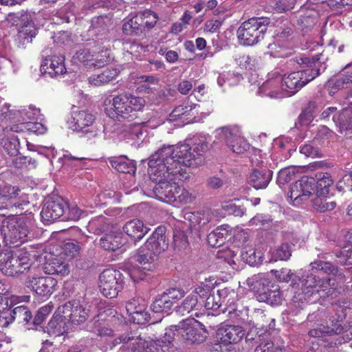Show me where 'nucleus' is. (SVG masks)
<instances>
[{
  "mask_svg": "<svg viewBox=\"0 0 352 352\" xmlns=\"http://www.w3.org/2000/svg\"><path fill=\"white\" fill-rule=\"evenodd\" d=\"M4 148L10 155H16L19 153L20 143L19 138L16 135H12L4 143Z\"/></svg>",
  "mask_w": 352,
  "mask_h": 352,
  "instance_id": "obj_60",
  "label": "nucleus"
},
{
  "mask_svg": "<svg viewBox=\"0 0 352 352\" xmlns=\"http://www.w3.org/2000/svg\"><path fill=\"white\" fill-rule=\"evenodd\" d=\"M146 309L147 302L141 297L132 298L126 305L129 320L139 324H145L150 319V314Z\"/></svg>",
  "mask_w": 352,
  "mask_h": 352,
  "instance_id": "obj_19",
  "label": "nucleus"
},
{
  "mask_svg": "<svg viewBox=\"0 0 352 352\" xmlns=\"http://www.w3.org/2000/svg\"><path fill=\"white\" fill-rule=\"evenodd\" d=\"M279 282L287 283L294 275L292 271L289 269L282 268L280 270H272L270 272Z\"/></svg>",
  "mask_w": 352,
  "mask_h": 352,
  "instance_id": "obj_62",
  "label": "nucleus"
},
{
  "mask_svg": "<svg viewBox=\"0 0 352 352\" xmlns=\"http://www.w3.org/2000/svg\"><path fill=\"white\" fill-rule=\"evenodd\" d=\"M44 271L47 274L65 276L70 270L67 262L61 256H54L48 259L44 266Z\"/></svg>",
  "mask_w": 352,
  "mask_h": 352,
  "instance_id": "obj_25",
  "label": "nucleus"
},
{
  "mask_svg": "<svg viewBox=\"0 0 352 352\" xmlns=\"http://www.w3.org/2000/svg\"><path fill=\"white\" fill-rule=\"evenodd\" d=\"M269 284L268 279L265 278L263 274H254L246 280V285L250 289L258 293L259 297L267 288Z\"/></svg>",
  "mask_w": 352,
  "mask_h": 352,
  "instance_id": "obj_38",
  "label": "nucleus"
},
{
  "mask_svg": "<svg viewBox=\"0 0 352 352\" xmlns=\"http://www.w3.org/2000/svg\"><path fill=\"white\" fill-rule=\"evenodd\" d=\"M111 164L118 172L129 174H134L135 172V164L128 158L120 157L111 160Z\"/></svg>",
  "mask_w": 352,
  "mask_h": 352,
  "instance_id": "obj_43",
  "label": "nucleus"
},
{
  "mask_svg": "<svg viewBox=\"0 0 352 352\" xmlns=\"http://www.w3.org/2000/svg\"><path fill=\"white\" fill-rule=\"evenodd\" d=\"M315 192V179L304 176L293 184L288 192L292 204L298 206Z\"/></svg>",
  "mask_w": 352,
  "mask_h": 352,
  "instance_id": "obj_15",
  "label": "nucleus"
},
{
  "mask_svg": "<svg viewBox=\"0 0 352 352\" xmlns=\"http://www.w3.org/2000/svg\"><path fill=\"white\" fill-rule=\"evenodd\" d=\"M168 246L165 228L158 227L147 239L144 246L139 250L136 256L138 263L129 274L133 281L142 280L146 272L155 269L158 255L164 252Z\"/></svg>",
  "mask_w": 352,
  "mask_h": 352,
  "instance_id": "obj_4",
  "label": "nucleus"
},
{
  "mask_svg": "<svg viewBox=\"0 0 352 352\" xmlns=\"http://www.w3.org/2000/svg\"><path fill=\"white\" fill-rule=\"evenodd\" d=\"M4 322L2 326L8 324L13 320H17L19 323L27 324L32 318L31 312L26 306H18L12 310L7 309L3 311Z\"/></svg>",
  "mask_w": 352,
  "mask_h": 352,
  "instance_id": "obj_26",
  "label": "nucleus"
},
{
  "mask_svg": "<svg viewBox=\"0 0 352 352\" xmlns=\"http://www.w3.org/2000/svg\"><path fill=\"white\" fill-rule=\"evenodd\" d=\"M93 55L91 66L94 68L104 67L114 60L111 50L101 45H93Z\"/></svg>",
  "mask_w": 352,
  "mask_h": 352,
  "instance_id": "obj_27",
  "label": "nucleus"
},
{
  "mask_svg": "<svg viewBox=\"0 0 352 352\" xmlns=\"http://www.w3.org/2000/svg\"><path fill=\"white\" fill-rule=\"evenodd\" d=\"M344 328L338 323V321L333 322V320L330 321V324L326 322V325L324 322L318 324V327L311 329L309 331V336L312 338H322L324 336H331L336 334L342 333Z\"/></svg>",
  "mask_w": 352,
  "mask_h": 352,
  "instance_id": "obj_28",
  "label": "nucleus"
},
{
  "mask_svg": "<svg viewBox=\"0 0 352 352\" xmlns=\"http://www.w3.org/2000/svg\"><path fill=\"white\" fill-rule=\"evenodd\" d=\"M21 190L19 188L11 186H0V208H11L12 202L14 201Z\"/></svg>",
  "mask_w": 352,
  "mask_h": 352,
  "instance_id": "obj_33",
  "label": "nucleus"
},
{
  "mask_svg": "<svg viewBox=\"0 0 352 352\" xmlns=\"http://www.w3.org/2000/svg\"><path fill=\"white\" fill-rule=\"evenodd\" d=\"M25 286L40 297L48 298L56 290V279L42 276L38 267L34 266L24 280Z\"/></svg>",
  "mask_w": 352,
  "mask_h": 352,
  "instance_id": "obj_11",
  "label": "nucleus"
},
{
  "mask_svg": "<svg viewBox=\"0 0 352 352\" xmlns=\"http://www.w3.org/2000/svg\"><path fill=\"white\" fill-rule=\"evenodd\" d=\"M217 137L226 143L233 153H243L249 148V144L241 136L236 128L222 127L216 130Z\"/></svg>",
  "mask_w": 352,
  "mask_h": 352,
  "instance_id": "obj_16",
  "label": "nucleus"
},
{
  "mask_svg": "<svg viewBox=\"0 0 352 352\" xmlns=\"http://www.w3.org/2000/svg\"><path fill=\"white\" fill-rule=\"evenodd\" d=\"M207 241L210 246L219 247L224 243L225 238L223 234L221 232L220 229L217 228L208 235Z\"/></svg>",
  "mask_w": 352,
  "mask_h": 352,
  "instance_id": "obj_59",
  "label": "nucleus"
},
{
  "mask_svg": "<svg viewBox=\"0 0 352 352\" xmlns=\"http://www.w3.org/2000/svg\"><path fill=\"white\" fill-rule=\"evenodd\" d=\"M272 177V172L268 169H254L250 175V183L256 189L265 188Z\"/></svg>",
  "mask_w": 352,
  "mask_h": 352,
  "instance_id": "obj_31",
  "label": "nucleus"
},
{
  "mask_svg": "<svg viewBox=\"0 0 352 352\" xmlns=\"http://www.w3.org/2000/svg\"><path fill=\"white\" fill-rule=\"evenodd\" d=\"M242 79L239 74L227 73L220 74L217 79V83L219 87H223V85L228 81L229 85H235Z\"/></svg>",
  "mask_w": 352,
  "mask_h": 352,
  "instance_id": "obj_56",
  "label": "nucleus"
},
{
  "mask_svg": "<svg viewBox=\"0 0 352 352\" xmlns=\"http://www.w3.org/2000/svg\"><path fill=\"white\" fill-rule=\"evenodd\" d=\"M258 94L271 98L286 97L283 87V76L278 71L268 73L266 80L258 89Z\"/></svg>",
  "mask_w": 352,
  "mask_h": 352,
  "instance_id": "obj_18",
  "label": "nucleus"
},
{
  "mask_svg": "<svg viewBox=\"0 0 352 352\" xmlns=\"http://www.w3.org/2000/svg\"><path fill=\"white\" fill-rule=\"evenodd\" d=\"M204 326L195 320L188 318L177 325L166 329L162 339L154 340L150 337L142 338L137 331H126L116 338L112 344L116 346L122 344V347L131 352H169L175 336L180 334L186 345L203 342L207 337Z\"/></svg>",
  "mask_w": 352,
  "mask_h": 352,
  "instance_id": "obj_2",
  "label": "nucleus"
},
{
  "mask_svg": "<svg viewBox=\"0 0 352 352\" xmlns=\"http://www.w3.org/2000/svg\"><path fill=\"white\" fill-rule=\"evenodd\" d=\"M285 349V342L281 338L276 337L261 342L254 352H284Z\"/></svg>",
  "mask_w": 352,
  "mask_h": 352,
  "instance_id": "obj_35",
  "label": "nucleus"
},
{
  "mask_svg": "<svg viewBox=\"0 0 352 352\" xmlns=\"http://www.w3.org/2000/svg\"><path fill=\"white\" fill-rule=\"evenodd\" d=\"M323 56L321 53L311 58H301L302 63L306 65L307 68L283 76V87L286 97L296 94L308 82L319 76L321 69L324 71L326 69L322 64L324 63L327 58Z\"/></svg>",
  "mask_w": 352,
  "mask_h": 352,
  "instance_id": "obj_5",
  "label": "nucleus"
},
{
  "mask_svg": "<svg viewBox=\"0 0 352 352\" xmlns=\"http://www.w3.org/2000/svg\"><path fill=\"white\" fill-rule=\"evenodd\" d=\"M326 195H317L314 199L311 200L313 208L320 212H324L326 211H331L333 210L336 206L335 201H329Z\"/></svg>",
  "mask_w": 352,
  "mask_h": 352,
  "instance_id": "obj_46",
  "label": "nucleus"
},
{
  "mask_svg": "<svg viewBox=\"0 0 352 352\" xmlns=\"http://www.w3.org/2000/svg\"><path fill=\"white\" fill-rule=\"evenodd\" d=\"M89 310L85 308L78 301H69L58 307V313L63 314L69 327L84 323L89 317Z\"/></svg>",
  "mask_w": 352,
  "mask_h": 352,
  "instance_id": "obj_17",
  "label": "nucleus"
},
{
  "mask_svg": "<svg viewBox=\"0 0 352 352\" xmlns=\"http://www.w3.org/2000/svg\"><path fill=\"white\" fill-rule=\"evenodd\" d=\"M203 307L206 309L212 311H217L220 309L222 307V302L219 292L217 295L210 294L208 296L205 300Z\"/></svg>",
  "mask_w": 352,
  "mask_h": 352,
  "instance_id": "obj_58",
  "label": "nucleus"
},
{
  "mask_svg": "<svg viewBox=\"0 0 352 352\" xmlns=\"http://www.w3.org/2000/svg\"><path fill=\"white\" fill-rule=\"evenodd\" d=\"M190 220L195 228L201 232H206L212 226H214V212L210 210L194 212Z\"/></svg>",
  "mask_w": 352,
  "mask_h": 352,
  "instance_id": "obj_24",
  "label": "nucleus"
},
{
  "mask_svg": "<svg viewBox=\"0 0 352 352\" xmlns=\"http://www.w3.org/2000/svg\"><path fill=\"white\" fill-rule=\"evenodd\" d=\"M259 300L272 305H278L282 301V296L277 286H272V288L267 287L259 297Z\"/></svg>",
  "mask_w": 352,
  "mask_h": 352,
  "instance_id": "obj_44",
  "label": "nucleus"
},
{
  "mask_svg": "<svg viewBox=\"0 0 352 352\" xmlns=\"http://www.w3.org/2000/svg\"><path fill=\"white\" fill-rule=\"evenodd\" d=\"M96 116L87 110L73 111L67 120L68 127L74 131L82 133L89 138L98 135L100 129L95 126Z\"/></svg>",
  "mask_w": 352,
  "mask_h": 352,
  "instance_id": "obj_12",
  "label": "nucleus"
},
{
  "mask_svg": "<svg viewBox=\"0 0 352 352\" xmlns=\"http://www.w3.org/2000/svg\"><path fill=\"white\" fill-rule=\"evenodd\" d=\"M17 116L20 117L18 120L23 122L43 120V115L41 113L40 109L33 105H30L28 108L17 111Z\"/></svg>",
  "mask_w": 352,
  "mask_h": 352,
  "instance_id": "obj_42",
  "label": "nucleus"
},
{
  "mask_svg": "<svg viewBox=\"0 0 352 352\" xmlns=\"http://www.w3.org/2000/svg\"><path fill=\"white\" fill-rule=\"evenodd\" d=\"M41 70L50 76L63 77L67 73L65 55L58 51L46 48L42 51Z\"/></svg>",
  "mask_w": 352,
  "mask_h": 352,
  "instance_id": "obj_13",
  "label": "nucleus"
},
{
  "mask_svg": "<svg viewBox=\"0 0 352 352\" xmlns=\"http://www.w3.org/2000/svg\"><path fill=\"white\" fill-rule=\"evenodd\" d=\"M145 124L134 123L124 125L122 134V138L125 140H141L144 130Z\"/></svg>",
  "mask_w": 352,
  "mask_h": 352,
  "instance_id": "obj_37",
  "label": "nucleus"
},
{
  "mask_svg": "<svg viewBox=\"0 0 352 352\" xmlns=\"http://www.w3.org/2000/svg\"><path fill=\"white\" fill-rule=\"evenodd\" d=\"M197 104L184 103L175 107L170 113L168 120L170 122L181 120L184 124L197 122L199 119L195 116Z\"/></svg>",
  "mask_w": 352,
  "mask_h": 352,
  "instance_id": "obj_22",
  "label": "nucleus"
},
{
  "mask_svg": "<svg viewBox=\"0 0 352 352\" xmlns=\"http://www.w3.org/2000/svg\"><path fill=\"white\" fill-rule=\"evenodd\" d=\"M173 307V302L169 300L164 294L157 298L151 305V309L155 313L169 314Z\"/></svg>",
  "mask_w": 352,
  "mask_h": 352,
  "instance_id": "obj_45",
  "label": "nucleus"
},
{
  "mask_svg": "<svg viewBox=\"0 0 352 352\" xmlns=\"http://www.w3.org/2000/svg\"><path fill=\"white\" fill-rule=\"evenodd\" d=\"M123 231L134 241H139L142 239L149 231L142 221L134 219L127 221L123 226Z\"/></svg>",
  "mask_w": 352,
  "mask_h": 352,
  "instance_id": "obj_30",
  "label": "nucleus"
},
{
  "mask_svg": "<svg viewBox=\"0 0 352 352\" xmlns=\"http://www.w3.org/2000/svg\"><path fill=\"white\" fill-rule=\"evenodd\" d=\"M158 17L150 10L138 12L126 19L122 26L123 32L129 36H138L153 28Z\"/></svg>",
  "mask_w": 352,
  "mask_h": 352,
  "instance_id": "obj_10",
  "label": "nucleus"
},
{
  "mask_svg": "<svg viewBox=\"0 0 352 352\" xmlns=\"http://www.w3.org/2000/svg\"><path fill=\"white\" fill-rule=\"evenodd\" d=\"M244 335L243 329L239 325L222 324L217 330V338L223 344L238 343Z\"/></svg>",
  "mask_w": 352,
  "mask_h": 352,
  "instance_id": "obj_21",
  "label": "nucleus"
},
{
  "mask_svg": "<svg viewBox=\"0 0 352 352\" xmlns=\"http://www.w3.org/2000/svg\"><path fill=\"white\" fill-rule=\"evenodd\" d=\"M100 244L105 250L115 251L122 244V236L120 234L113 233L106 234L100 239Z\"/></svg>",
  "mask_w": 352,
  "mask_h": 352,
  "instance_id": "obj_39",
  "label": "nucleus"
},
{
  "mask_svg": "<svg viewBox=\"0 0 352 352\" xmlns=\"http://www.w3.org/2000/svg\"><path fill=\"white\" fill-rule=\"evenodd\" d=\"M336 125L339 128L341 133L344 135H349L352 133V108H347L342 110L338 118L333 117Z\"/></svg>",
  "mask_w": 352,
  "mask_h": 352,
  "instance_id": "obj_34",
  "label": "nucleus"
},
{
  "mask_svg": "<svg viewBox=\"0 0 352 352\" xmlns=\"http://www.w3.org/2000/svg\"><path fill=\"white\" fill-rule=\"evenodd\" d=\"M173 244L175 249L181 250L186 248L188 242L185 233L181 230H177L173 235Z\"/></svg>",
  "mask_w": 352,
  "mask_h": 352,
  "instance_id": "obj_61",
  "label": "nucleus"
},
{
  "mask_svg": "<svg viewBox=\"0 0 352 352\" xmlns=\"http://www.w3.org/2000/svg\"><path fill=\"white\" fill-rule=\"evenodd\" d=\"M23 129H25L30 132L36 133V134H44L47 131V127L45 125L38 120L34 121H28L26 122H23L21 124V126H13L11 127V130L18 132L19 130L22 131Z\"/></svg>",
  "mask_w": 352,
  "mask_h": 352,
  "instance_id": "obj_47",
  "label": "nucleus"
},
{
  "mask_svg": "<svg viewBox=\"0 0 352 352\" xmlns=\"http://www.w3.org/2000/svg\"><path fill=\"white\" fill-rule=\"evenodd\" d=\"M237 64L243 69L252 70L259 67V62L257 59L250 57L248 55H243L236 58Z\"/></svg>",
  "mask_w": 352,
  "mask_h": 352,
  "instance_id": "obj_53",
  "label": "nucleus"
},
{
  "mask_svg": "<svg viewBox=\"0 0 352 352\" xmlns=\"http://www.w3.org/2000/svg\"><path fill=\"white\" fill-rule=\"evenodd\" d=\"M221 297L222 306H225L222 309L223 313L228 312V315L232 319L236 318L239 316V313L242 314L241 311L237 310V305H236L237 300V294L233 289L224 288L219 290Z\"/></svg>",
  "mask_w": 352,
  "mask_h": 352,
  "instance_id": "obj_23",
  "label": "nucleus"
},
{
  "mask_svg": "<svg viewBox=\"0 0 352 352\" xmlns=\"http://www.w3.org/2000/svg\"><path fill=\"white\" fill-rule=\"evenodd\" d=\"M36 33L37 30L34 27V23L32 21H28L19 32L20 42L23 44L32 43V38L36 36Z\"/></svg>",
  "mask_w": 352,
  "mask_h": 352,
  "instance_id": "obj_48",
  "label": "nucleus"
},
{
  "mask_svg": "<svg viewBox=\"0 0 352 352\" xmlns=\"http://www.w3.org/2000/svg\"><path fill=\"white\" fill-rule=\"evenodd\" d=\"M119 73L120 69L118 68L111 67L99 74L91 75L89 77L88 82L94 86H103L116 79Z\"/></svg>",
  "mask_w": 352,
  "mask_h": 352,
  "instance_id": "obj_32",
  "label": "nucleus"
},
{
  "mask_svg": "<svg viewBox=\"0 0 352 352\" xmlns=\"http://www.w3.org/2000/svg\"><path fill=\"white\" fill-rule=\"evenodd\" d=\"M352 87V72L350 74H342L336 79L334 87L336 89H347Z\"/></svg>",
  "mask_w": 352,
  "mask_h": 352,
  "instance_id": "obj_64",
  "label": "nucleus"
},
{
  "mask_svg": "<svg viewBox=\"0 0 352 352\" xmlns=\"http://www.w3.org/2000/svg\"><path fill=\"white\" fill-rule=\"evenodd\" d=\"M192 19V15L189 11L186 10L182 16L180 21L173 24L171 27V32L177 34L186 29L190 21Z\"/></svg>",
  "mask_w": 352,
  "mask_h": 352,
  "instance_id": "obj_51",
  "label": "nucleus"
},
{
  "mask_svg": "<svg viewBox=\"0 0 352 352\" xmlns=\"http://www.w3.org/2000/svg\"><path fill=\"white\" fill-rule=\"evenodd\" d=\"M99 288L101 293L107 298H113L117 296L122 289L123 279L122 274L116 270L107 269L99 277Z\"/></svg>",
  "mask_w": 352,
  "mask_h": 352,
  "instance_id": "obj_14",
  "label": "nucleus"
},
{
  "mask_svg": "<svg viewBox=\"0 0 352 352\" xmlns=\"http://www.w3.org/2000/svg\"><path fill=\"white\" fill-rule=\"evenodd\" d=\"M146 101L143 98L129 93L110 96L103 102L104 111L112 119L131 120L136 117L138 111L143 110Z\"/></svg>",
  "mask_w": 352,
  "mask_h": 352,
  "instance_id": "obj_6",
  "label": "nucleus"
},
{
  "mask_svg": "<svg viewBox=\"0 0 352 352\" xmlns=\"http://www.w3.org/2000/svg\"><path fill=\"white\" fill-rule=\"evenodd\" d=\"M32 265L30 254L19 250L5 254L0 260V270L6 276H14L25 272L30 273Z\"/></svg>",
  "mask_w": 352,
  "mask_h": 352,
  "instance_id": "obj_8",
  "label": "nucleus"
},
{
  "mask_svg": "<svg viewBox=\"0 0 352 352\" xmlns=\"http://www.w3.org/2000/svg\"><path fill=\"white\" fill-rule=\"evenodd\" d=\"M212 290V287L210 284L201 283L191 294L197 296L199 301H201V305L203 307L205 300L211 294Z\"/></svg>",
  "mask_w": 352,
  "mask_h": 352,
  "instance_id": "obj_52",
  "label": "nucleus"
},
{
  "mask_svg": "<svg viewBox=\"0 0 352 352\" xmlns=\"http://www.w3.org/2000/svg\"><path fill=\"white\" fill-rule=\"evenodd\" d=\"M317 182H315V188L317 189V195H327L329 190V188L333 184V179L331 175L327 173H318L316 175Z\"/></svg>",
  "mask_w": 352,
  "mask_h": 352,
  "instance_id": "obj_41",
  "label": "nucleus"
},
{
  "mask_svg": "<svg viewBox=\"0 0 352 352\" xmlns=\"http://www.w3.org/2000/svg\"><path fill=\"white\" fill-rule=\"evenodd\" d=\"M262 255L263 254L261 251H257L254 248L244 249L241 252L242 258L250 265H254L260 263Z\"/></svg>",
  "mask_w": 352,
  "mask_h": 352,
  "instance_id": "obj_50",
  "label": "nucleus"
},
{
  "mask_svg": "<svg viewBox=\"0 0 352 352\" xmlns=\"http://www.w3.org/2000/svg\"><path fill=\"white\" fill-rule=\"evenodd\" d=\"M270 20L266 17H253L244 21L237 30V37L243 44H257L262 41Z\"/></svg>",
  "mask_w": 352,
  "mask_h": 352,
  "instance_id": "obj_9",
  "label": "nucleus"
},
{
  "mask_svg": "<svg viewBox=\"0 0 352 352\" xmlns=\"http://www.w3.org/2000/svg\"><path fill=\"white\" fill-rule=\"evenodd\" d=\"M273 254L276 260H287L291 256L289 245L287 243L281 244L274 250Z\"/></svg>",
  "mask_w": 352,
  "mask_h": 352,
  "instance_id": "obj_63",
  "label": "nucleus"
},
{
  "mask_svg": "<svg viewBox=\"0 0 352 352\" xmlns=\"http://www.w3.org/2000/svg\"><path fill=\"white\" fill-rule=\"evenodd\" d=\"M188 51L195 54L196 57L204 59L212 56L213 54L209 52L210 46L208 45H186Z\"/></svg>",
  "mask_w": 352,
  "mask_h": 352,
  "instance_id": "obj_57",
  "label": "nucleus"
},
{
  "mask_svg": "<svg viewBox=\"0 0 352 352\" xmlns=\"http://www.w3.org/2000/svg\"><path fill=\"white\" fill-rule=\"evenodd\" d=\"M324 272L325 274L335 275L338 268L331 263L321 260L314 261L309 265L308 271L302 275L292 278V289L295 294L289 304V309L294 315H296L300 309L305 308L308 303H314L320 298L336 297L337 289L331 278H320L318 274Z\"/></svg>",
  "mask_w": 352,
  "mask_h": 352,
  "instance_id": "obj_3",
  "label": "nucleus"
},
{
  "mask_svg": "<svg viewBox=\"0 0 352 352\" xmlns=\"http://www.w3.org/2000/svg\"><path fill=\"white\" fill-rule=\"evenodd\" d=\"M221 208L227 214H233L234 216L241 217L244 214L245 209L239 206H236L232 201H225L221 204Z\"/></svg>",
  "mask_w": 352,
  "mask_h": 352,
  "instance_id": "obj_55",
  "label": "nucleus"
},
{
  "mask_svg": "<svg viewBox=\"0 0 352 352\" xmlns=\"http://www.w3.org/2000/svg\"><path fill=\"white\" fill-rule=\"evenodd\" d=\"M31 219L25 217H12L3 222L1 230L4 241L10 246H18L26 241Z\"/></svg>",
  "mask_w": 352,
  "mask_h": 352,
  "instance_id": "obj_7",
  "label": "nucleus"
},
{
  "mask_svg": "<svg viewBox=\"0 0 352 352\" xmlns=\"http://www.w3.org/2000/svg\"><path fill=\"white\" fill-rule=\"evenodd\" d=\"M66 212V203L62 199L49 200L44 204L41 216L45 223L50 224Z\"/></svg>",
  "mask_w": 352,
  "mask_h": 352,
  "instance_id": "obj_20",
  "label": "nucleus"
},
{
  "mask_svg": "<svg viewBox=\"0 0 352 352\" xmlns=\"http://www.w3.org/2000/svg\"><path fill=\"white\" fill-rule=\"evenodd\" d=\"M201 301H199L195 294H189L182 301L180 305L175 307V311L178 314L185 315L193 310H198L202 307Z\"/></svg>",
  "mask_w": 352,
  "mask_h": 352,
  "instance_id": "obj_36",
  "label": "nucleus"
},
{
  "mask_svg": "<svg viewBox=\"0 0 352 352\" xmlns=\"http://www.w3.org/2000/svg\"><path fill=\"white\" fill-rule=\"evenodd\" d=\"M46 328L48 334L58 336L67 333L70 327L67 320L64 318L63 314H58L57 309Z\"/></svg>",
  "mask_w": 352,
  "mask_h": 352,
  "instance_id": "obj_29",
  "label": "nucleus"
},
{
  "mask_svg": "<svg viewBox=\"0 0 352 352\" xmlns=\"http://www.w3.org/2000/svg\"><path fill=\"white\" fill-rule=\"evenodd\" d=\"M209 142L206 135L196 139L191 146L187 141L175 145H164L151 155L148 173L156 183L155 197L179 207L192 203L197 193L179 186L177 181L186 178V168L201 165Z\"/></svg>",
  "mask_w": 352,
  "mask_h": 352,
  "instance_id": "obj_1",
  "label": "nucleus"
},
{
  "mask_svg": "<svg viewBox=\"0 0 352 352\" xmlns=\"http://www.w3.org/2000/svg\"><path fill=\"white\" fill-rule=\"evenodd\" d=\"M93 56V45L91 47H83L76 50L72 56V62L76 64L82 63L87 67H91Z\"/></svg>",
  "mask_w": 352,
  "mask_h": 352,
  "instance_id": "obj_40",
  "label": "nucleus"
},
{
  "mask_svg": "<svg viewBox=\"0 0 352 352\" xmlns=\"http://www.w3.org/2000/svg\"><path fill=\"white\" fill-rule=\"evenodd\" d=\"M296 168L287 167L280 170L278 172L277 182L279 185H284L290 182L296 176Z\"/></svg>",
  "mask_w": 352,
  "mask_h": 352,
  "instance_id": "obj_54",
  "label": "nucleus"
},
{
  "mask_svg": "<svg viewBox=\"0 0 352 352\" xmlns=\"http://www.w3.org/2000/svg\"><path fill=\"white\" fill-rule=\"evenodd\" d=\"M140 82L144 84L140 85L138 88L140 92L150 94L154 93L156 90V86L158 85V80L153 76H141L138 78Z\"/></svg>",
  "mask_w": 352,
  "mask_h": 352,
  "instance_id": "obj_49",
  "label": "nucleus"
}]
</instances>
